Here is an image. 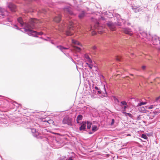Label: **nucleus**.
<instances>
[{
  "label": "nucleus",
  "mask_w": 160,
  "mask_h": 160,
  "mask_svg": "<svg viewBox=\"0 0 160 160\" xmlns=\"http://www.w3.org/2000/svg\"><path fill=\"white\" fill-rule=\"evenodd\" d=\"M112 97L113 98V99L116 104H117L119 102V100L115 96H113Z\"/></svg>",
  "instance_id": "nucleus-30"
},
{
  "label": "nucleus",
  "mask_w": 160,
  "mask_h": 160,
  "mask_svg": "<svg viewBox=\"0 0 160 160\" xmlns=\"http://www.w3.org/2000/svg\"><path fill=\"white\" fill-rule=\"evenodd\" d=\"M3 21L6 22H8L5 24H9L10 23H11V19L7 16L6 19L5 20H3Z\"/></svg>",
  "instance_id": "nucleus-24"
},
{
  "label": "nucleus",
  "mask_w": 160,
  "mask_h": 160,
  "mask_svg": "<svg viewBox=\"0 0 160 160\" xmlns=\"http://www.w3.org/2000/svg\"><path fill=\"white\" fill-rule=\"evenodd\" d=\"M122 113H124L125 114V115L126 116H127L128 115V113H127V112H125V111H123V112H122Z\"/></svg>",
  "instance_id": "nucleus-47"
},
{
  "label": "nucleus",
  "mask_w": 160,
  "mask_h": 160,
  "mask_svg": "<svg viewBox=\"0 0 160 160\" xmlns=\"http://www.w3.org/2000/svg\"><path fill=\"white\" fill-rule=\"evenodd\" d=\"M15 102V103H16L18 104L17 103H16V102Z\"/></svg>",
  "instance_id": "nucleus-60"
},
{
  "label": "nucleus",
  "mask_w": 160,
  "mask_h": 160,
  "mask_svg": "<svg viewBox=\"0 0 160 160\" xmlns=\"http://www.w3.org/2000/svg\"><path fill=\"white\" fill-rule=\"evenodd\" d=\"M128 115L129 117H131L132 116V115L131 113H128Z\"/></svg>",
  "instance_id": "nucleus-54"
},
{
  "label": "nucleus",
  "mask_w": 160,
  "mask_h": 160,
  "mask_svg": "<svg viewBox=\"0 0 160 160\" xmlns=\"http://www.w3.org/2000/svg\"><path fill=\"white\" fill-rule=\"evenodd\" d=\"M40 38H41V39H44V38H43L42 37H40Z\"/></svg>",
  "instance_id": "nucleus-58"
},
{
  "label": "nucleus",
  "mask_w": 160,
  "mask_h": 160,
  "mask_svg": "<svg viewBox=\"0 0 160 160\" xmlns=\"http://www.w3.org/2000/svg\"><path fill=\"white\" fill-rule=\"evenodd\" d=\"M47 122L49 123H53V120H49L47 121Z\"/></svg>",
  "instance_id": "nucleus-44"
},
{
  "label": "nucleus",
  "mask_w": 160,
  "mask_h": 160,
  "mask_svg": "<svg viewBox=\"0 0 160 160\" xmlns=\"http://www.w3.org/2000/svg\"><path fill=\"white\" fill-rule=\"evenodd\" d=\"M32 135L37 138H42V137L40 136V133L37 131L36 129L32 128L31 129Z\"/></svg>",
  "instance_id": "nucleus-5"
},
{
  "label": "nucleus",
  "mask_w": 160,
  "mask_h": 160,
  "mask_svg": "<svg viewBox=\"0 0 160 160\" xmlns=\"http://www.w3.org/2000/svg\"><path fill=\"white\" fill-rule=\"evenodd\" d=\"M118 22L116 23V24L119 26H122L123 25H126L127 24L128 26H129L131 25V23L129 22H128L124 19H117Z\"/></svg>",
  "instance_id": "nucleus-3"
},
{
  "label": "nucleus",
  "mask_w": 160,
  "mask_h": 160,
  "mask_svg": "<svg viewBox=\"0 0 160 160\" xmlns=\"http://www.w3.org/2000/svg\"><path fill=\"white\" fill-rule=\"evenodd\" d=\"M86 122L87 124V128L88 129H90L91 128L92 125V122L90 121H88Z\"/></svg>",
  "instance_id": "nucleus-27"
},
{
  "label": "nucleus",
  "mask_w": 160,
  "mask_h": 160,
  "mask_svg": "<svg viewBox=\"0 0 160 160\" xmlns=\"http://www.w3.org/2000/svg\"><path fill=\"white\" fill-rule=\"evenodd\" d=\"M153 117H154V116H152V118H151V117H149V119H152L153 118Z\"/></svg>",
  "instance_id": "nucleus-56"
},
{
  "label": "nucleus",
  "mask_w": 160,
  "mask_h": 160,
  "mask_svg": "<svg viewBox=\"0 0 160 160\" xmlns=\"http://www.w3.org/2000/svg\"><path fill=\"white\" fill-rule=\"evenodd\" d=\"M137 120H139L141 119V117L140 115L138 116L137 118Z\"/></svg>",
  "instance_id": "nucleus-48"
},
{
  "label": "nucleus",
  "mask_w": 160,
  "mask_h": 160,
  "mask_svg": "<svg viewBox=\"0 0 160 160\" xmlns=\"http://www.w3.org/2000/svg\"><path fill=\"white\" fill-rule=\"evenodd\" d=\"M8 6L12 12H14L16 11V7L14 4L12 3H9Z\"/></svg>",
  "instance_id": "nucleus-9"
},
{
  "label": "nucleus",
  "mask_w": 160,
  "mask_h": 160,
  "mask_svg": "<svg viewBox=\"0 0 160 160\" xmlns=\"http://www.w3.org/2000/svg\"><path fill=\"white\" fill-rule=\"evenodd\" d=\"M72 42L76 45H81L80 43L77 41L72 40Z\"/></svg>",
  "instance_id": "nucleus-32"
},
{
  "label": "nucleus",
  "mask_w": 160,
  "mask_h": 160,
  "mask_svg": "<svg viewBox=\"0 0 160 160\" xmlns=\"http://www.w3.org/2000/svg\"><path fill=\"white\" fill-rule=\"evenodd\" d=\"M127 105L124 106L123 107V112L125 111H126V109L127 108Z\"/></svg>",
  "instance_id": "nucleus-45"
},
{
  "label": "nucleus",
  "mask_w": 160,
  "mask_h": 160,
  "mask_svg": "<svg viewBox=\"0 0 160 160\" xmlns=\"http://www.w3.org/2000/svg\"><path fill=\"white\" fill-rule=\"evenodd\" d=\"M155 115H158L160 113V108H156L153 112Z\"/></svg>",
  "instance_id": "nucleus-25"
},
{
  "label": "nucleus",
  "mask_w": 160,
  "mask_h": 160,
  "mask_svg": "<svg viewBox=\"0 0 160 160\" xmlns=\"http://www.w3.org/2000/svg\"><path fill=\"white\" fill-rule=\"evenodd\" d=\"M75 50L78 52H79L81 50V48L79 47H77V46L75 47Z\"/></svg>",
  "instance_id": "nucleus-36"
},
{
  "label": "nucleus",
  "mask_w": 160,
  "mask_h": 160,
  "mask_svg": "<svg viewBox=\"0 0 160 160\" xmlns=\"http://www.w3.org/2000/svg\"><path fill=\"white\" fill-rule=\"evenodd\" d=\"M62 142V141L58 138H54L53 140V142L55 145V147L57 148H58L60 147Z\"/></svg>",
  "instance_id": "nucleus-6"
},
{
  "label": "nucleus",
  "mask_w": 160,
  "mask_h": 160,
  "mask_svg": "<svg viewBox=\"0 0 160 160\" xmlns=\"http://www.w3.org/2000/svg\"><path fill=\"white\" fill-rule=\"evenodd\" d=\"M132 8L134 11V12H139L138 9H137L136 7L132 6Z\"/></svg>",
  "instance_id": "nucleus-31"
},
{
  "label": "nucleus",
  "mask_w": 160,
  "mask_h": 160,
  "mask_svg": "<svg viewBox=\"0 0 160 160\" xmlns=\"http://www.w3.org/2000/svg\"><path fill=\"white\" fill-rule=\"evenodd\" d=\"M17 21L21 27L24 26L27 28H24V31L27 32L29 35H32L36 37H38V35H42L44 34L42 32H38L32 29H38V28L37 26L36 20L32 19L28 23H26L24 22L21 17H19L17 18Z\"/></svg>",
  "instance_id": "nucleus-1"
},
{
  "label": "nucleus",
  "mask_w": 160,
  "mask_h": 160,
  "mask_svg": "<svg viewBox=\"0 0 160 160\" xmlns=\"http://www.w3.org/2000/svg\"><path fill=\"white\" fill-rule=\"evenodd\" d=\"M101 18L102 20H105V18L103 17H102V16H101Z\"/></svg>",
  "instance_id": "nucleus-53"
},
{
  "label": "nucleus",
  "mask_w": 160,
  "mask_h": 160,
  "mask_svg": "<svg viewBox=\"0 0 160 160\" xmlns=\"http://www.w3.org/2000/svg\"><path fill=\"white\" fill-rule=\"evenodd\" d=\"M94 88L96 90H97V91L100 89V88H98L97 86H95Z\"/></svg>",
  "instance_id": "nucleus-46"
},
{
  "label": "nucleus",
  "mask_w": 160,
  "mask_h": 160,
  "mask_svg": "<svg viewBox=\"0 0 160 160\" xmlns=\"http://www.w3.org/2000/svg\"><path fill=\"white\" fill-rule=\"evenodd\" d=\"M72 34V33L69 31H67L66 32V34L67 36H71Z\"/></svg>",
  "instance_id": "nucleus-34"
},
{
  "label": "nucleus",
  "mask_w": 160,
  "mask_h": 160,
  "mask_svg": "<svg viewBox=\"0 0 160 160\" xmlns=\"http://www.w3.org/2000/svg\"><path fill=\"white\" fill-rule=\"evenodd\" d=\"M52 44L55 45V43L53 42V41L52 40H51L50 39V41H49Z\"/></svg>",
  "instance_id": "nucleus-50"
},
{
  "label": "nucleus",
  "mask_w": 160,
  "mask_h": 160,
  "mask_svg": "<svg viewBox=\"0 0 160 160\" xmlns=\"http://www.w3.org/2000/svg\"><path fill=\"white\" fill-rule=\"evenodd\" d=\"M106 24L111 31H113L115 30V25L112 22H107Z\"/></svg>",
  "instance_id": "nucleus-10"
},
{
  "label": "nucleus",
  "mask_w": 160,
  "mask_h": 160,
  "mask_svg": "<svg viewBox=\"0 0 160 160\" xmlns=\"http://www.w3.org/2000/svg\"><path fill=\"white\" fill-rule=\"evenodd\" d=\"M121 104H119V106L121 107H122L123 106L127 105V103L125 101H123L120 102Z\"/></svg>",
  "instance_id": "nucleus-26"
},
{
  "label": "nucleus",
  "mask_w": 160,
  "mask_h": 160,
  "mask_svg": "<svg viewBox=\"0 0 160 160\" xmlns=\"http://www.w3.org/2000/svg\"><path fill=\"white\" fill-rule=\"evenodd\" d=\"M103 89L104 90V92H102L101 90L100 89L97 91V94H101L102 96L104 97H107L108 96V93L106 92V89L105 85H103Z\"/></svg>",
  "instance_id": "nucleus-8"
},
{
  "label": "nucleus",
  "mask_w": 160,
  "mask_h": 160,
  "mask_svg": "<svg viewBox=\"0 0 160 160\" xmlns=\"http://www.w3.org/2000/svg\"><path fill=\"white\" fill-rule=\"evenodd\" d=\"M96 34V33H95H95H94V34H93V35H95Z\"/></svg>",
  "instance_id": "nucleus-59"
},
{
  "label": "nucleus",
  "mask_w": 160,
  "mask_h": 160,
  "mask_svg": "<svg viewBox=\"0 0 160 160\" xmlns=\"http://www.w3.org/2000/svg\"><path fill=\"white\" fill-rule=\"evenodd\" d=\"M65 157H61L58 158V160H65Z\"/></svg>",
  "instance_id": "nucleus-40"
},
{
  "label": "nucleus",
  "mask_w": 160,
  "mask_h": 160,
  "mask_svg": "<svg viewBox=\"0 0 160 160\" xmlns=\"http://www.w3.org/2000/svg\"><path fill=\"white\" fill-rule=\"evenodd\" d=\"M70 58L71 59V60L73 62H74V63H75V62L73 60V59L71 57H70Z\"/></svg>",
  "instance_id": "nucleus-55"
},
{
  "label": "nucleus",
  "mask_w": 160,
  "mask_h": 160,
  "mask_svg": "<svg viewBox=\"0 0 160 160\" xmlns=\"http://www.w3.org/2000/svg\"><path fill=\"white\" fill-rule=\"evenodd\" d=\"M57 48H59L62 52H63L65 54L63 50H67L69 48H68L64 47L61 45L57 46Z\"/></svg>",
  "instance_id": "nucleus-19"
},
{
  "label": "nucleus",
  "mask_w": 160,
  "mask_h": 160,
  "mask_svg": "<svg viewBox=\"0 0 160 160\" xmlns=\"http://www.w3.org/2000/svg\"><path fill=\"white\" fill-rule=\"evenodd\" d=\"M14 28H16L17 30L19 29V28L18 27V26L16 25H14L13 27Z\"/></svg>",
  "instance_id": "nucleus-41"
},
{
  "label": "nucleus",
  "mask_w": 160,
  "mask_h": 160,
  "mask_svg": "<svg viewBox=\"0 0 160 160\" xmlns=\"http://www.w3.org/2000/svg\"><path fill=\"white\" fill-rule=\"evenodd\" d=\"M63 11L65 14L70 15H75L72 10V8L69 6H66L63 8Z\"/></svg>",
  "instance_id": "nucleus-2"
},
{
  "label": "nucleus",
  "mask_w": 160,
  "mask_h": 160,
  "mask_svg": "<svg viewBox=\"0 0 160 160\" xmlns=\"http://www.w3.org/2000/svg\"><path fill=\"white\" fill-rule=\"evenodd\" d=\"M113 16V15L110 12H108L107 17L109 18H112Z\"/></svg>",
  "instance_id": "nucleus-33"
},
{
  "label": "nucleus",
  "mask_w": 160,
  "mask_h": 160,
  "mask_svg": "<svg viewBox=\"0 0 160 160\" xmlns=\"http://www.w3.org/2000/svg\"><path fill=\"white\" fill-rule=\"evenodd\" d=\"M153 104L154 106H157L160 105V96L156 98L155 100L153 102Z\"/></svg>",
  "instance_id": "nucleus-14"
},
{
  "label": "nucleus",
  "mask_w": 160,
  "mask_h": 160,
  "mask_svg": "<svg viewBox=\"0 0 160 160\" xmlns=\"http://www.w3.org/2000/svg\"><path fill=\"white\" fill-rule=\"evenodd\" d=\"M114 122H115V120H114V119H112V122H111V125H112L114 124Z\"/></svg>",
  "instance_id": "nucleus-42"
},
{
  "label": "nucleus",
  "mask_w": 160,
  "mask_h": 160,
  "mask_svg": "<svg viewBox=\"0 0 160 160\" xmlns=\"http://www.w3.org/2000/svg\"><path fill=\"white\" fill-rule=\"evenodd\" d=\"M152 41L153 45H158L160 44V38L155 35L152 37Z\"/></svg>",
  "instance_id": "nucleus-4"
},
{
  "label": "nucleus",
  "mask_w": 160,
  "mask_h": 160,
  "mask_svg": "<svg viewBox=\"0 0 160 160\" xmlns=\"http://www.w3.org/2000/svg\"><path fill=\"white\" fill-rule=\"evenodd\" d=\"M116 58L117 61H120L121 59V57L120 56H117Z\"/></svg>",
  "instance_id": "nucleus-38"
},
{
  "label": "nucleus",
  "mask_w": 160,
  "mask_h": 160,
  "mask_svg": "<svg viewBox=\"0 0 160 160\" xmlns=\"http://www.w3.org/2000/svg\"><path fill=\"white\" fill-rule=\"evenodd\" d=\"M108 12H107V11L105 12H104V14L105 15H107L108 14Z\"/></svg>",
  "instance_id": "nucleus-52"
},
{
  "label": "nucleus",
  "mask_w": 160,
  "mask_h": 160,
  "mask_svg": "<svg viewBox=\"0 0 160 160\" xmlns=\"http://www.w3.org/2000/svg\"><path fill=\"white\" fill-rule=\"evenodd\" d=\"M92 49L93 50V52L95 53V51L97 49V47L95 46H94L92 48Z\"/></svg>",
  "instance_id": "nucleus-37"
},
{
  "label": "nucleus",
  "mask_w": 160,
  "mask_h": 160,
  "mask_svg": "<svg viewBox=\"0 0 160 160\" xmlns=\"http://www.w3.org/2000/svg\"><path fill=\"white\" fill-rule=\"evenodd\" d=\"M140 34L143 37L146 38L148 40H149L151 38V36L150 34H148L145 32H143L140 33Z\"/></svg>",
  "instance_id": "nucleus-13"
},
{
  "label": "nucleus",
  "mask_w": 160,
  "mask_h": 160,
  "mask_svg": "<svg viewBox=\"0 0 160 160\" xmlns=\"http://www.w3.org/2000/svg\"><path fill=\"white\" fill-rule=\"evenodd\" d=\"M50 39H51L49 37H47V38L43 39V40H45L46 41H49V42L50 41Z\"/></svg>",
  "instance_id": "nucleus-39"
},
{
  "label": "nucleus",
  "mask_w": 160,
  "mask_h": 160,
  "mask_svg": "<svg viewBox=\"0 0 160 160\" xmlns=\"http://www.w3.org/2000/svg\"><path fill=\"white\" fill-rule=\"evenodd\" d=\"M146 68V66H143L142 67V68L143 70H144Z\"/></svg>",
  "instance_id": "nucleus-51"
},
{
  "label": "nucleus",
  "mask_w": 160,
  "mask_h": 160,
  "mask_svg": "<svg viewBox=\"0 0 160 160\" xmlns=\"http://www.w3.org/2000/svg\"><path fill=\"white\" fill-rule=\"evenodd\" d=\"M87 124L86 122H82V124L79 127V130L80 131H85L86 129V127Z\"/></svg>",
  "instance_id": "nucleus-17"
},
{
  "label": "nucleus",
  "mask_w": 160,
  "mask_h": 160,
  "mask_svg": "<svg viewBox=\"0 0 160 160\" xmlns=\"http://www.w3.org/2000/svg\"><path fill=\"white\" fill-rule=\"evenodd\" d=\"M141 137L145 139H148L147 136L146 134H142Z\"/></svg>",
  "instance_id": "nucleus-35"
},
{
  "label": "nucleus",
  "mask_w": 160,
  "mask_h": 160,
  "mask_svg": "<svg viewBox=\"0 0 160 160\" xmlns=\"http://www.w3.org/2000/svg\"><path fill=\"white\" fill-rule=\"evenodd\" d=\"M116 17L117 18H119V17H120V15L118 14H115Z\"/></svg>",
  "instance_id": "nucleus-49"
},
{
  "label": "nucleus",
  "mask_w": 160,
  "mask_h": 160,
  "mask_svg": "<svg viewBox=\"0 0 160 160\" xmlns=\"http://www.w3.org/2000/svg\"><path fill=\"white\" fill-rule=\"evenodd\" d=\"M154 105V104L153 105H151L150 106H145V107H142L141 108V110L143 112H145L147 111V109H151L152 108H153V106Z\"/></svg>",
  "instance_id": "nucleus-15"
},
{
  "label": "nucleus",
  "mask_w": 160,
  "mask_h": 160,
  "mask_svg": "<svg viewBox=\"0 0 160 160\" xmlns=\"http://www.w3.org/2000/svg\"><path fill=\"white\" fill-rule=\"evenodd\" d=\"M73 25V22L71 20H69L67 22H65V23L64 24V26H70V28H71L72 27Z\"/></svg>",
  "instance_id": "nucleus-20"
},
{
  "label": "nucleus",
  "mask_w": 160,
  "mask_h": 160,
  "mask_svg": "<svg viewBox=\"0 0 160 160\" xmlns=\"http://www.w3.org/2000/svg\"><path fill=\"white\" fill-rule=\"evenodd\" d=\"M0 15L2 17V18H4L7 15V12L5 9L2 8L0 7Z\"/></svg>",
  "instance_id": "nucleus-11"
},
{
  "label": "nucleus",
  "mask_w": 160,
  "mask_h": 160,
  "mask_svg": "<svg viewBox=\"0 0 160 160\" xmlns=\"http://www.w3.org/2000/svg\"><path fill=\"white\" fill-rule=\"evenodd\" d=\"M86 64L88 65V67L90 68V69H92V65L89 64L88 63H86Z\"/></svg>",
  "instance_id": "nucleus-43"
},
{
  "label": "nucleus",
  "mask_w": 160,
  "mask_h": 160,
  "mask_svg": "<svg viewBox=\"0 0 160 160\" xmlns=\"http://www.w3.org/2000/svg\"><path fill=\"white\" fill-rule=\"evenodd\" d=\"M61 19V16L60 14H59L57 16L55 17L54 19V20L56 22L58 23L59 22Z\"/></svg>",
  "instance_id": "nucleus-18"
},
{
  "label": "nucleus",
  "mask_w": 160,
  "mask_h": 160,
  "mask_svg": "<svg viewBox=\"0 0 160 160\" xmlns=\"http://www.w3.org/2000/svg\"><path fill=\"white\" fill-rule=\"evenodd\" d=\"M86 13L84 10H82L78 15L79 19H81L83 18L86 16Z\"/></svg>",
  "instance_id": "nucleus-16"
},
{
  "label": "nucleus",
  "mask_w": 160,
  "mask_h": 160,
  "mask_svg": "<svg viewBox=\"0 0 160 160\" xmlns=\"http://www.w3.org/2000/svg\"><path fill=\"white\" fill-rule=\"evenodd\" d=\"M97 23H98V24H99L98 22H97Z\"/></svg>",
  "instance_id": "nucleus-61"
},
{
  "label": "nucleus",
  "mask_w": 160,
  "mask_h": 160,
  "mask_svg": "<svg viewBox=\"0 0 160 160\" xmlns=\"http://www.w3.org/2000/svg\"><path fill=\"white\" fill-rule=\"evenodd\" d=\"M69 1L68 2V4H69L70 6L73 7H78L77 6V2L76 0H68Z\"/></svg>",
  "instance_id": "nucleus-12"
},
{
  "label": "nucleus",
  "mask_w": 160,
  "mask_h": 160,
  "mask_svg": "<svg viewBox=\"0 0 160 160\" xmlns=\"http://www.w3.org/2000/svg\"><path fill=\"white\" fill-rule=\"evenodd\" d=\"M93 133V132H89V134H92V133Z\"/></svg>",
  "instance_id": "nucleus-57"
},
{
  "label": "nucleus",
  "mask_w": 160,
  "mask_h": 160,
  "mask_svg": "<svg viewBox=\"0 0 160 160\" xmlns=\"http://www.w3.org/2000/svg\"><path fill=\"white\" fill-rule=\"evenodd\" d=\"M147 103V102H140L139 103H138L137 107L140 106L142 105H145Z\"/></svg>",
  "instance_id": "nucleus-29"
},
{
  "label": "nucleus",
  "mask_w": 160,
  "mask_h": 160,
  "mask_svg": "<svg viewBox=\"0 0 160 160\" xmlns=\"http://www.w3.org/2000/svg\"><path fill=\"white\" fill-rule=\"evenodd\" d=\"M84 57L86 59H87V61L89 63H91L92 62V60L88 56V55L85 54L84 55Z\"/></svg>",
  "instance_id": "nucleus-22"
},
{
  "label": "nucleus",
  "mask_w": 160,
  "mask_h": 160,
  "mask_svg": "<svg viewBox=\"0 0 160 160\" xmlns=\"http://www.w3.org/2000/svg\"><path fill=\"white\" fill-rule=\"evenodd\" d=\"M63 123L69 125V121L67 117L64 118L62 120Z\"/></svg>",
  "instance_id": "nucleus-21"
},
{
  "label": "nucleus",
  "mask_w": 160,
  "mask_h": 160,
  "mask_svg": "<svg viewBox=\"0 0 160 160\" xmlns=\"http://www.w3.org/2000/svg\"><path fill=\"white\" fill-rule=\"evenodd\" d=\"M122 28V30L123 32L130 36L132 35V32L131 29L127 28Z\"/></svg>",
  "instance_id": "nucleus-7"
},
{
  "label": "nucleus",
  "mask_w": 160,
  "mask_h": 160,
  "mask_svg": "<svg viewBox=\"0 0 160 160\" xmlns=\"http://www.w3.org/2000/svg\"><path fill=\"white\" fill-rule=\"evenodd\" d=\"M98 130V128L96 125H92V131L93 132L97 131Z\"/></svg>",
  "instance_id": "nucleus-28"
},
{
  "label": "nucleus",
  "mask_w": 160,
  "mask_h": 160,
  "mask_svg": "<svg viewBox=\"0 0 160 160\" xmlns=\"http://www.w3.org/2000/svg\"><path fill=\"white\" fill-rule=\"evenodd\" d=\"M82 116L81 114H79L78 115L77 118V122L78 123H79V121L82 120Z\"/></svg>",
  "instance_id": "nucleus-23"
}]
</instances>
